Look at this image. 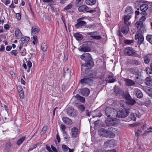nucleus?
Instances as JSON below:
<instances>
[{
    "label": "nucleus",
    "instance_id": "obj_53",
    "mask_svg": "<svg viewBox=\"0 0 152 152\" xmlns=\"http://www.w3.org/2000/svg\"><path fill=\"white\" fill-rule=\"evenodd\" d=\"M110 141V140H107L104 142V145L106 146V147H107L108 146H109V143Z\"/></svg>",
    "mask_w": 152,
    "mask_h": 152
},
{
    "label": "nucleus",
    "instance_id": "obj_64",
    "mask_svg": "<svg viewBox=\"0 0 152 152\" xmlns=\"http://www.w3.org/2000/svg\"><path fill=\"white\" fill-rule=\"evenodd\" d=\"M46 148L49 152H51L52 150L50 146L46 145Z\"/></svg>",
    "mask_w": 152,
    "mask_h": 152
},
{
    "label": "nucleus",
    "instance_id": "obj_7",
    "mask_svg": "<svg viewBox=\"0 0 152 152\" xmlns=\"http://www.w3.org/2000/svg\"><path fill=\"white\" fill-rule=\"evenodd\" d=\"M40 29L37 26L32 27L31 30V35L33 36V39L35 41H36L37 40V35L39 33Z\"/></svg>",
    "mask_w": 152,
    "mask_h": 152
},
{
    "label": "nucleus",
    "instance_id": "obj_54",
    "mask_svg": "<svg viewBox=\"0 0 152 152\" xmlns=\"http://www.w3.org/2000/svg\"><path fill=\"white\" fill-rule=\"evenodd\" d=\"M11 54L14 55L15 56H16L17 54V53L15 50H12L10 52Z\"/></svg>",
    "mask_w": 152,
    "mask_h": 152
},
{
    "label": "nucleus",
    "instance_id": "obj_56",
    "mask_svg": "<svg viewBox=\"0 0 152 152\" xmlns=\"http://www.w3.org/2000/svg\"><path fill=\"white\" fill-rule=\"evenodd\" d=\"M32 64L31 62L30 61H28L27 63V66L28 67L30 68L32 66Z\"/></svg>",
    "mask_w": 152,
    "mask_h": 152
},
{
    "label": "nucleus",
    "instance_id": "obj_46",
    "mask_svg": "<svg viewBox=\"0 0 152 152\" xmlns=\"http://www.w3.org/2000/svg\"><path fill=\"white\" fill-rule=\"evenodd\" d=\"M20 53L22 56H25L26 54V51L24 48V49H23L22 50L21 49V50H20Z\"/></svg>",
    "mask_w": 152,
    "mask_h": 152
},
{
    "label": "nucleus",
    "instance_id": "obj_34",
    "mask_svg": "<svg viewBox=\"0 0 152 152\" xmlns=\"http://www.w3.org/2000/svg\"><path fill=\"white\" fill-rule=\"evenodd\" d=\"M114 91L116 94H119L121 92L119 88L116 86H115L114 88Z\"/></svg>",
    "mask_w": 152,
    "mask_h": 152
},
{
    "label": "nucleus",
    "instance_id": "obj_39",
    "mask_svg": "<svg viewBox=\"0 0 152 152\" xmlns=\"http://www.w3.org/2000/svg\"><path fill=\"white\" fill-rule=\"evenodd\" d=\"M134 42V40H132L125 39L124 41V42L125 44H129L133 43Z\"/></svg>",
    "mask_w": 152,
    "mask_h": 152
},
{
    "label": "nucleus",
    "instance_id": "obj_8",
    "mask_svg": "<svg viewBox=\"0 0 152 152\" xmlns=\"http://www.w3.org/2000/svg\"><path fill=\"white\" fill-rule=\"evenodd\" d=\"M29 37H24L21 38L20 40L21 42L20 44V46L19 47V50H21V49L22 48V46L23 45L24 46L26 45L27 43L29 41Z\"/></svg>",
    "mask_w": 152,
    "mask_h": 152
},
{
    "label": "nucleus",
    "instance_id": "obj_21",
    "mask_svg": "<svg viewBox=\"0 0 152 152\" xmlns=\"http://www.w3.org/2000/svg\"><path fill=\"white\" fill-rule=\"evenodd\" d=\"M148 7V6L147 5L143 4L141 5L140 7V10L142 12H144V15H146L147 13L145 12L147 10Z\"/></svg>",
    "mask_w": 152,
    "mask_h": 152
},
{
    "label": "nucleus",
    "instance_id": "obj_12",
    "mask_svg": "<svg viewBox=\"0 0 152 152\" xmlns=\"http://www.w3.org/2000/svg\"><path fill=\"white\" fill-rule=\"evenodd\" d=\"M142 89L150 97L152 96V88L147 86H143Z\"/></svg>",
    "mask_w": 152,
    "mask_h": 152
},
{
    "label": "nucleus",
    "instance_id": "obj_2",
    "mask_svg": "<svg viewBox=\"0 0 152 152\" xmlns=\"http://www.w3.org/2000/svg\"><path fill=\"white\" fill-rule=\"evenodd\" d=\"M106 115L109 118L117 116V111L113 108L110 107H107L105 110Z\"/></svg>",
    "mask_w": 152,
    "mask_h": 152
},
{
    "label": "nucleus",
    "instance_id": "obj_41",
    "mask_svg": "<svg viewBox=\"0 0 152 152\" xmlns=\"http://www.w3.org/2000/svg\"><path fill=\"white\" fill-rule=\"evenodd\" d=\"M19 94L20 95V97L21 99H23L24 98V95L23 90L22 91H19Z\"/></svg>",
    "mask_w": 152,
    "mask_h": 152
},
{
    "label": "nucleus",
    "instance_id": "obj_50",
    "mask_svg": "<svg viewBox=\"0 0 152 152\" xmlns=\"http://www.w3.org/2000/svg\"><path fill=\"white\" fill-rule=\"evenodd\" d=\"M16 17L17 19L19 20H20L21 18V15L20 13H17L16 15Z\"/></svg>",
    "mask_w": 152,
    "mask_h": 152
},
{
    "label": "nucleus",
    "instance_id": "obj_16",
    "mask_svg": "<svg viewBox=\"0 0 152 152\" xmlns=\"http://www.w3.org/2000/svg\"><path fill=\"white\" fill-rule=\"evenodd\" d=\"M80 93L82 95L87 96L89 95L90 91L88 89L85 88L80 90Z\"/></svg>",
    "mask_w": 152,
    "mask_h": 152
},
{
    "label": "nucleus",
    "instance_id": "obj_51",
    "mask_svg": "<svg viewBox=\"0 0 152 152\" xmlns=\"http://www.w3.org/2000/svg\"><path fill=\"white\" fill-rule=\"evenodd\" d=\"M69 72L68 68L67 67L65 68L64 69V75H66V73H69Z\"/></svg>",
    "mask_w": 152,
    "mask_h": 152
},
{
    "label": "nucleus",
    "instance_id": "obj_38",
    "mask_svg": "<svg viewBox=\"0 0 152 152\" xmlns=\"http://www.w3.org/2000/svg\"><path fill=\"white\" fill-rule=\"evenodd\" d=\"M131 63L132 64H134L136 65H138L140 64V63L138 61L135 60H131Z\"/></svg>",
    "mask_w": 152,
    "mask_h": 152
},
{
    "label": "nucleus",
    "instance_id": "obj_43",
    "mask_svg": "<svg viewBox=\"0 0 152 152\" xmlns=\"http://www.w3.org/2000/svg\"><path fill=\"white\" fill-rule=\"evenodd\" d=\"M78 108L82 112L84 111L85 109V107L82 104L79 105L78 106Z\"/></svg>",
    "mask_w": 152,
    "mask_h": 152
},
{
    "label": "nucleus",
    "instance_id": "obj_25",
    "mask_svg": "<svg viewBox=\"0 0 152 152\" xmlns=\"http://www.w3.org/2000/svg\"><path fill=\"white\" fill-rule=\"evenodd\" d=\"M75 97L77 100H79L82 103H84L85 102V98L83 96H81L78 94L76 95L75 96Z\"/></svg>",
    "mask_w": 152,
    "mask_h": 152
},
{
    "label": "nucleus",
    "instance_id": "obj_62",
    "mask_svg": "<svg viewBox=\"0 0 152 152\" xmlns=\"http://www.w3.org/2000/svg\"><path fill=\"white\" fill-rule=\"evenodd\" d=\"M5 49V48L3 45H2L1 46V48H0V51H3Z\"/></svg>",
    "mask_w": 152,
    "mask_h": 152
},
{
    "label": "nucleus",
    "instance_id": "obj_13",
    "mask_svg": "<svg viewBox=\"0 0 152 152\" xmlns=\"http://www.w3.org/2000/svg\"><path fill=\"white\" fill-rule=\"evenodd\" d=\"M129 112L126 110H121L119 113H118L117 116L119 118L126 117L128 115Z\"/></svg>",
    "mask_w": 152,
    "mask_h": 152
},
{
    "label": "nucleus",
    "instance_id": "obj_58",
    "mask_svg": "<svg viewBox=\"0 0 152 152\" xmlns=\"http://www.w3.org/2000/svg\"><path fill=\"white\" fill-rule=\"evenodd\" d=\"M56 139L58 142H60V139L58 133H57L56 135Z\"/></svg>",
    "mask_w": 152,
    "mask_h": 152
},
{
    "label": "nucleus",
    "instance_id": "obj_36",
    "mask_svg": "<svg viewBox=\"0 0 152 152\" xmlns=\"http://www.w3.org/2000/svg\"><path fill=\"white\" fill-rule=\"evenodd\" d=\"M146 39L147 41L152 44V35H148L146 37Z\"/></svg>",
    "mask_w": 152,
    "mask_h": 152
},
{
    "label": "nucleus",
    "instance_id": "obj_37",
    "mask_svg": "<svg viewBox=\"0 0 152 152\" xmlns=\"http://www.w3.org/2000/svg\"><path fill=\"white\" fill-rule=\"evenodd\" d=\"M26 138L25 137H23L20 139L17 142V144L18 145H20L25 140Z\"/></svg>",
    "mask_w": 152,
    "mask_h": 152
},
{
    "label": "nucleus",
    "instance_id": "obj_3",
    "mask_svg": "<svg viewBox=\"0 0 152 152\" xmlns=\"http://www.w3.org/2000/svg\"><path fill=\"white\" fill-rule=\"evenodd\" d=\"M99 134L101 136L106 137H113L115 136L114 133L111 131H107L104 128H101L98 131Z\"/></svg>",
    "mask_w": 152,
    "mask_h": 152
},
{
    "label": "nucleus",
    "instance_id": "obj_1",
    "mask_svg": "<svg viewBox=\"0 0 152 152\" xmlns=\"http://www.w3.org/2000/svg\"><path fill=\"white\" fill-rule=\"evenodd\" d=\"M80 58L85 61V66L86 67H92L94 66V62L90 54L84 53L81 56Z\"/></svg>",
    "mask_w": 152,
    "mask_h": 152
},
{
    "label": "nucleus",
    "instance_id": "obj_9",
    "mask_svg": "<svg viewBox=\"0 0 152 152\" xmlns=\"http://www.w3.org/2000/svg\"><path fill=\"white\" fill-rule=\"evenodd\" d=\"M144 33H140L139 31L138 33H136L135 36V39L136 40L138 39V43L140 45L143 42L144 40V37L143 34Z\"/></svg>",
    "mask_w": 152,
    "mask_h": 152
},
{
    "label": "nucleus",
    "instance_id": "obj_29",
    "mask_svg": "<svg viewBox=\"0 0 152 152\" xmlns=\"http://www.w3.org/2000/svg\"><path fill=\"white\" fill-rule=\"evenodd\" d=\"M85 2L88 5H92L94 4L96 2V0H85Z\"/></svg>",
    "mask_w": 152,
    "mask_h": 152
},
{
    "label": "nucleus",
    "instance_id": "obj_6",
    "mask_svg": "<svg viewBox=\"0 0 152 152\" xmlns=\"http://www.w3.org/2000/svg\"><path fill=\"white\" fill-rule=\"evenodd\" d=\"M135 51L132 48L127 47L124 49V54L128 56H132L136 54Z\"/></svg>",
    "mask_w": 152,
    "mask_h": 152
},
{
    "label": "nucleus",
    "instance_id": "obj_15",
    "mask_svg": "<svg viewBox=\"0 0 152 152\" xmlns=\"http://www.w3.org/2000/svg\"><path fill=\"white\" fill-rule=\"evenodd\" d=\"M132 17L130 15H125L124 17V22L125 25L127 26H129L131 22L129 21V20Z\"/></svg>",
    "mask_w": 152,
    "mask_h": 152
},
{
    "label": "nucleus",
    "instance_id": "obj_33",
    "mask_svg": "<svg viewBox=\"0 0 152 152\" xmlns=\"http://www.w3.org/2000/svg\"><path fill=\"white\" fill-rule=\"evenodd\" d=\"M42 50L43 51H45L47 49V46L46 43L44 42L42 43L41 45Z\"/></svg>",
    "mask_w": 152,
    "mask_h": 152
},
{
    "label": "nucleus",
    "instance_id": "obj_42",
    "mask_svg": "<svg viewBox=\"0 0 152 152\" xmlns=\"http://www.w3.org/2000/svg\"><path fill=\"white\" fill-rule=\"evenodd\" d=\"M62 148L63 149L64 151V152H67L68 150L69 149V148L68 146L65 145H63L62 146Z\"/></svg>",
    "mask_w": 152,
    "mask_h": 152
},
{
    "label": "nucleus",
    "instance_id": "obj_61",
    "mask_svg": "<svg viewBox=\"0 0 152 152\" xmlns=\"http://www.w3.org/2000/svg\"><path fill=\"white\" fill-rule=\"evenodd\" d=\"M146 19L145 17V16H142L140 19V21H141L142 22V21H144Z\"/></svg>",
    "mask_w": 152,
    "mask_h": 152
},
{
    "label": "nucleus",
    "instance_id": "obj_30",
    "mask_svg": "<svg viewBox=\"0 0 152 152\" xmlns=\"http://www.w3.org/2000/svg\"><path fill=\"white\" fill-rule=\"evenodd\" d=\"M74 37L77 40H81L83 38L82 35L81 34L78 33H77L75 34L74 35Z\"/></svg>",
    "mask_w": 152,
    "mask_h": 152
},
{
    "label": "nucleus",
    "instance_id": "obj_59",
    "mask_svg": "<svg viewBox=\"0 0 152 152\" xmlns=\"http://www.w3.org/2000/svg\"><path fill=\"white\" fill-rule=\"evenodd\" d=\"M12 48L11 46H7L6 48V50L7 51H10Z\"/></svg>",
    "mask_w": 152,
    "mask_h": 152
},
{
    "label": "nucleus",
    "instance_id": "obj_27",
    "mask_svg": "<svg viewBox=\"0 0 152 152\" xmlns=\"http://www.w3.org/2000/svg\"><path fill=\"white\" fill-rule=\"evenodd\" d=\"M15 37H17L18 39H19L22 36V34L20 30L19 29L15 30Z\"/></svg>",
    "mask_w": 152,
    "mask_h": 152
},
{
    "label": "nucleus",
    "instance_id": "obj_48",
    "mask_svg": "<svg viewBox=\"0 0 152 152\" xmlns=\"http://www.w3.org/2000/svg\"><path fill=\"white\" fill-rule=\"evenodd\" d=\"M131 117V118L134 121H136V118L135 116V115H134V114L133 113V114H131V115L130 116Z\"/></svg>",
    "mask_w": 152,
    "mask_h": 152
},
{
    "label": "nucleus",
    "instance_id": "obj_60",
    "mask_svg": "<svg viewBox=\"0 0 152 152\" xmlns=\"http://www.w3.org/2000/svg\"><path fill=\"white\" fill-rule=\"evenodd\" d=\"M4 28L6 30L9 29L10 28V27L9 26V25L7 24L5 25L4 26Z\"/></svg>",
    "mask_w": 152,
    "mask_h": 152
},
{
    "label": "nucleus",
    "instance_id": "obj_49",
    "mask_svg": "<svg viewBox=\"0 0 152 152\" xmlns=\"http://www.w3.org/2000/svg\"><path fill=\"white\" fill-rule=\"evenodd\" d=\"M102 38V37L100 35H95L94 37V39L97 40H99L101 39Z\"/></svg>",
    "mask_w": 152,
    "mask_h": 152
},
{
    "label": "nucleus",
    "instance_id": "obj_26",
    "mask_svg": "<svg viewBox=\"0 0 152 152\" xmlns=\"http://www.w3.org/2000/svg\"><path fill=\"white\" fill-rule=\"evenodd\" d=\"M129 26H123L121 29L122 32L124 34H127L129 30Z\"/></svg>",
    "mask_w": 152,
    "mask_h": 152
},
{
    "label": "nucleus",
    "instance_id": "obj_10",
    "mask_svg": "<svg viewBox=\"0 0 152 152\" xmlns=\"http://www.w3.org/2000/svg\"><path fill=\"white\" fill-rule=\"evenodd\" d=\"M66 111L68 115L70 116L74 117L77 115V111L72 107H69L66 109Z\"/></svg>",
    "mask_w": 152,
    "mask_h": 152
},
{
    "label": "nucleus",
    "instance_id": "obj_5",
    "mask_svg": "<svg viewBox=\"0 0 152 152\" xmlns=\"http://www.w3.org/2000/svg\"><path fill=\"white\" fill-rule=\"evenodd\" d=\"M135 25L138 30L137 33H138L140 31L141 33L146 32V29L143 25L142 22L141 21H137L135 23Z\"/></svg>",
    "mask_w": 152,
    "mask_h": 152
},
{
    "label": "nucleus",
    "instance_id": "obj_28",
    "mask_svg": "<svg viewBox=\"0 0 152 152\" xmlns=\"http://www.w3.org/2000/svg\"><path fill=\"white\" fill-rule=\"evenodd\" d=\"M151 56V54H148L144 56V62L145 64H147L149 63L150 61Z\"/></svg>",
    "mask_w": 152,
    "mask_h": 152
},
{
    "label": "nucleus",
    "instance_id": "obj_20",
    "mask_svg": "<svg viewBox=\"0 0 152 152\" xmlns=\"http://www.w3.org/2000/svg\"><path fill=\"white\" fill-rule=\"evenodd\" d=\"M125 82L126 85L127 86H132L135 84V82L131 79H125Z\"/></svg>",
    "mask_w": 152,
    "mask_h": 152
},
{
    "label": "nucleus",
    "instance_id": "obj_52",
    "mask_svg": "<svg viewBox=\"0 0 152 152\" xmlns=\"http://www.w3.org/2000/svg\"><path fill=\"white\" fill-rule=\"evenodd\" d=\"M136 79H137L136 80V81L138 83H141L142 82V79L140 78L139 77H136Z\"/></svg>",
    "mask_w": 152,
    "mask_h": 152
},
{
    "label": "nucleus",
    "instance_id": "obj_17",
    "mask_svg": "<svg viewBox=\"0 0 152 152\" xmlns=\"http://www.w3.org/2000/svg\"><path fill=\"white\" fill-rule=\"evenodd\" d=\"M134 93L138 98H142L143 97V94L142 92L138 88H136L134 89Z\"/></svg>",
    "mask_w": 152,
    "mask_h": 152
},
{
    "label": "nucleus",
    "instance_id": "obj_45",
    "mask_svg": "<svg viewBox=\"0 0 152 152\" xmlns=\"http://www.w3.org/2000/svg\"><path fill=\"white\" fill-rule=\"evenodd\" d=\"M48 129L47 127V126H44L41 131L43 134L45 133Z\"/></svg>",
    "mask_w": 152,
    "mask_h": 152
},
{
    "label": "nucleus",
    "instance_id": "obj_35",
    "mask_svg": "<svg viewBox=\"0 0 152 152\" xmlns=\"http://www.w3.org/2000/svg\"><path fill=\"white\" fill-rule=\"evenodd\" d=\"M83 0H76L75 2L76 6L77 7H79L83 3Z\"/></svg>",
    "mask_w": 152,
    "mask_h": 152
},
{
    "label": "nucleus",
    "instance_id": "obj_11",
    "mask_svg": "<svg viewBox=\"0 0 152 152\" xmlns=\"http://www.w3.org/2000/svg\"><path fill=\"white\" fill-rule=\"evenodd\" d=\"M81 18H80L77 20V23L75 25V27L76 28H79L82 26H86V22L81 20Z\"/></svg>",
    "mask_w": 152,
    "mask_h": 152
},
{
    "label": "nucleus",
    "instance_id": "obj_24",
    "mask_svg": "<svg viewBox=\"0 0 152 152\" xmlns=\"http://www.w3.org/2000/svg\"><path fill=\"white\" fill-rule=\"evenodd\" d=\"M62 120L65 124L68 125H70L72 124L71 120L67 117H63Z\"/></svg>",
    "mask_w": 152,
    "mask_h": 152
},
{
    "label": "nucleus",
    "instance_id": "obj_57",
    "mask_svg": "<svg viewBox=\"0 0 152 152\" xmlns=\"http://www.w3.org/2000/svg\"><path fill=\"white\" fill-rule=\"evenodd\" d=\"M61 129H62V131L64 132H65V134L66 133H65V131L66 127H65V126L64 125L62 124L61 125Z\"/></svg>",
    "mask_w": 152,
    "mask_h": 152
},
{
    "label": "nucleus",
    "instance_id": "obj_44",
    "mask_svg": "<svg viewBox=\"0 0 152 152\" xmlns=\"http://www.w3.org/2000/svg\"><path fill=\"white\" fill-rule=\"evenodd\" d=\"M147 73L150 77H152V70L150 69L146 70Z\"/></svg>",
    "mask_w": 152,
    "mask_h": 152
},
{
    "label": "nucleus",
    "instance_id": "obj_40",
    "mask_svg": "<svg viewBox=\"0 0 152 152\" xmlns=\"http://www.w3.org/2000/svg\"><path fill=\"white\" fill-rule=\"evenodd\" d=\"M72 4L70 3L68 5L65 7L64 8V10H67L69 9H70L72 8Z\"/></svg>",
    "mask_w": 152,
    "mask_h": 152
},
{
    "label": "nucleus",
    "instance_id": "obj_22",
    "mask_svg": "<svg viewBox=\"0 0 152 152\" xmlns=\"http://www.w3.org/2000/svg\"><path fill=\"white\" fill-rule=\"evenodd\" d=\"M89 8L86 5H82L78 8V10L80 12L84 11L87 12V10H89Z\"/></svg>",
    "mask_w": 152,
    "mask_h": 152
},
{
    "label": "nucleus",
    "instance_id": "obj_55",
    "mask_svg": "<svg viewBox=\"0 0 152 152\" xmlns=\"http://www.w3.org/2000/svg\"><path fill=\"white\" fill-rule=\"evenodd\" d=\"M51 148L54 152H58L56 148L54 147L52 145L51 146Z\"/></svg>",
    "mask_w": 152,
    "mask_h": 152
},
{
    "label": "nucleus",
    "instance_id": "obj_14",
    "mask_svg": "<svg viewBox=\"0 0 152 152\" xmlns=\"http://www.w3.org/2000/svg\"><path fill=\"white\" fill-rule=\"evenodd\" d=\"M124 13L127 14L126 15H130L133 13V10L132 7L130 6H127L126 9Z\"/></svg>",
    "mask_w": 152,
    "mask_h": 152
},
{
    "label": "nucleus",
    "instance_id": "obj_19",
    "mask_svg": "<svg viewBox=\"0 0 152 152\" xmlns=\"http://www.w3.org/2000/svg\"><path fill=\"white\" fill-rule=\"evenodd\" d=\"M72 135L73 137L75 138L77 135L78 129L76 127H74L71 129Z\"/></svg>",
    "mask_w": 152,
    "mask_h": 152
},
{
    "label": "nucleus",
    "instance_id": "obj_4",
    "mask_svg": "<svg viewBox=\"0 0 152 152\" xmlns=\"http://www.w3.org/2000/svg\"><path fill=\"white\" fill-rule=\"evenodd\" d=\"M96 78L95 76L92 77L90 76L87 78H84L81 79L80 80V83L82 85L88 84L91 85L93 84V79H94Z\"/></svg>",
    "mask_w": 152,
    "mask_h": 152
},
{
    "label": "nucleus",
    "instance_id": "obj_23",
    "mask_svg": "<svg viewBox=\"0 0 152 152\" xmlns=\"http://www.w3.org/2000/svg\"><path fill=\"white\" fill-rule=\"evenodd\" d=\"M144 82L147 86L151 87L152 86V79L150 77H146L145 80Z\"/></svg>",
    "mask_w": 152,
    "mask_h": 152
},
{
    "label": "nucleus",
    "instance_id": "obj_18",
    "mask_svg": "<svg viewBox=\"0 0 152 152\" xmlns=\"http://www.w3.org/2000/svg\"><path fill=\"white\" fill-rule=\"evenodd\" d=\"M130 72L133 75H136L139 72V69L136 67H133L129 69Z\"/></svg>",
    "mask_w": 152,
    "mask_h": 152
},
{
    "label": "nucleus",
    "instance_id": "obj_63",
    "mask_svg": "<svg viewBox=\"0 0 152 152\" xmlns=\"http://www.w3.org/2000/svg\"><path fill=\"white\" fill-rule=\"evenodd\" d=\"M116 80L115 79L113 78L112 79H110L108 83H113L115 82Z\"/></svg>",
    "mask_w": 152,
    "mask_h": 152
},
{
    "label": "nucleus",
    "instance_id": "obj_32",
    "mask_svg": "<svg viewBox=\"0 0 152 152\" xmlns=\"http://www.w3.org/2000/svg\"><path fill=\"white\" fill-rule=\"evenodd\" d=\"M90 50L91 49L90 48H89L88 46H86L82 47L80 49V51L86 52H88L90 51Z\"/></svg>",
    "mask_w": 152,
    "mask_h": 152
},
{
    "label": "nucleus",
    "instance_id": "obj_47",
    "mask_svg": "<svg viewBox=\"0 0 152 152\" xmlns=\"http://www.w3.org/2000/svg\"><path fill=\"white\" fill-rule=\"evenodd\" d=\"M95 32H88L87 33V34L89 35H90V37L94 39V37L95 36Z\"/></svg>",
    "mask_w": 152,
    "mask_h": 152
},
{
    "label": "nucleus",
    "instance_id": "obj_31",
    "mask_svg": "<svg viewBox=\"0 0 152 152\" xmlns=\"http://www.w3.org/2000/svg\"><path fill=\"white\" fill-rule=\"evenodd\" d=\"M130 96H129L128 98L126 97V98L128 100V103L131 105H133L136 103V102L134 99H130Z\"/></svg>",
    "mask_w": 152,
    "mask_h": 152
}]
</instances>
